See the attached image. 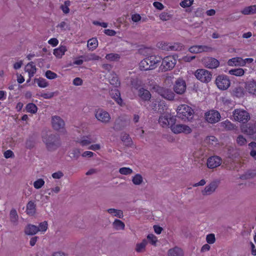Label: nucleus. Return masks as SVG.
Wrapping results in <instances>:
<instances>
[{"mask_svg": "<svg viewBox=\"0 0 256 256\" xmlns=\"http://www.w3.org/2000/svg\"><path fill=\"white\" fill-rule=\"evenodd\" d=\"M222 159L218 156H213L207 160V166L209 168H214L220 165Z\"/></svg>", "mask_w": 256, "mask_h": 256, "instance_id": "2eb2a0df", "label": "nucleus"}, {"mask_svg": "<svg viewBox=\"0 0 256 256\" xmlns=\"http://www.w3.org/2000/svg\"><path fill=\"white\" fill-rule=\"evenodd\" d=\"M64 176L63 173L60 172L58 171V172H56L52 174V176L54 178H57L59 179L61 178Z\"/></svg>", "mask_w": 256, "mask_h": 256, "instance_id": "338daca9", "label": "nucleus"}, {"mask_svg": "<svg viewBox=\"0 0 256 256\" xmlns=\"http://www.w3.org/2000/svg\"><path fill=\"white\" fill-rule=\"evenodd\" d=\"M55 94H58V92L44 93V94H40V96L44 98L50 99V98H52L54 96Z\"/></svg>", "mask_w": 256, "mask_h": 256, "instance_id": "6e6d98bb", "label": "nucleus"}, {"mask_svg": "<svg viewBox=\"0 0 256 256\" xmlns=\"http://www.w3.org/2000/svg\"><path fill=\"white\" fill-rule=\"evenodd\" d=\"M130 82L132 88L135 90H138L141 86V81L138 78H132Z\"/></svg>", "mask_w": 256, "mask_h": 256, "instance_id": "a18cd8bd", "label": "nucleus"}, {"mask_svg": "<svg viewBox=\"0 0 256 256\" xmlns=\"http://www.w3.org/2000/svg\"><path fill=\"white\" fill-rule=\"evenodd\" d=\"M95 116L98 120L104 124L108 123L110 119V114L102 109H98L96 111Z\"/></svg>", "mask_w": 256, "mask_h": 256, "instance_id": "ddd939ff", "label": "nucleus"}, {"mask_svg": "<svg viewBox=\"0 0 256 256\" xmlns=\"http://www.w3.org/2000/svg\"><path fill=\"white\" fill-rule=\"evenodd\" d=\"M204 14V10L201 8H198L194 12V16L196 17H203Z\"/></svg>", "mask_w": 256, "mask_h": 256, "instance_id": "bf43d9fd", "label": "nucleus"}, {"mask_svg": "<svg viewBox=\"0 0 256 256\" xmlns=\"http://www.w3.org/2000/svg\"><path fill=\"white\" fill-rule=\"evenodd\" d=\"M228 73L236 76H242L244 74V70L242 68H234L230 70Z\"/></svg>", "mask_w": 256, "mask_h": 256, "instance_id": "c9c22d12", "label": "nucleus"}, {"mask_svg": "<svg viewBox=\"0 0 256 256\" xmlns=\"http://www.w3.org/2000/svg\"><path fill=\"white\" fill-rule=\"evenodd\" d=\"M128 122L121 118L116 119L114 123L113 128L116 131H120L124 130L128 125Z\"/></svg>", "mask_w": 256, "mask_h": 256, "instance_id": "f3484780", "label": "nucleus"}, {"mask_svg": "<svg viewBox=\"0 0 256 256\" xmlns=\"http://www.w3.org/2000/svg\"><path fill=\"white\" fill-rule=\"evenodd\" d=\"M98 46V40L96 38H92L88 41V47L92 50L96 48Z\"/></svg>", "mask_w": 256, "mask_h": 256, "instance_id": "e433bc0d", "label": "nucleus"}, {"mask_svg": "<svg viewBox=\"0 0 256 256\" xmlns=\"http://www.w3.org/2000/svg\"><path fill=\"white\" fill-rule=\"evenodd\" d=\"M112 224L114 228L116 230H124L125 227L124 224L122 221L118 219L115 220Z\"/></svg>", "mask_w": 256, "mask_h": 256, "instance_id": "4c0bfd02", "label": "nucleus"}, {"mask_svg": "<svg viewBox=\"0 0 256 256\" xmlns=\"http://www.w3.org/2000/svg\"><path fill=\"white\" fill-rule=\"evenodd\" d=\"M110 82L114 88H118L120 84V82L117 75L115 74H112V78L110 79Z\"/></svg>", "mask_w": 256, "mask_h": 256, "instance_id": "2f4dec72", "label": "nucleus"}, {"mask_svg": "<svg viewBox=\"0 0 256 256\" xmlns=\"http://www.w3.org/2000/svg\"><path fill=\"white\" fill-rule=\"evenodd\" d=\"M176 118L173 116H172L170 114H169L168 120V126H170V128H172V126L176 124Z\"/></svg>", "mask_w": 256, "mask_h": 256, "instance_id": "680f3d73", "label": "nucleus"}, {"mask_svg": "<svg viewBox=\"0 0 256 256\" xmlns=\"http://www.w3.org/2000/svg\"><path fill=\"white\" fill-rule=\"evenodd\" d=\"M204 116L206 120L210 124H215L219 122L221 118L220 112L214 110L206 112Z\"/></svg>", "mask_w": 256, "mask_h": 256, "instance_id": "6e6552de", "label": "nucleus"}, {"mask_svg": "<svg viewBox=\"0 0 256 256\" xmlns=\"http://www.w3.org/2000/svg\"><path fill=\"white\" fill-rule=\"evenodd\" d=\"M240 17V16L238 15V14H230L227 18V20L228 22H234L236 20H238Z\"/></svg>", "mask_w": 256, "mask_h": 256, "instance_id": "864d4df0", "label": "nucleus"}, {"mask_svg": "<svg viewBox=\"0 0 256 256\" xmlns=\"http://www.w3.org/2000/svg\"><path fill=\"white\" fill-rule=\"evenodd\" d=\"M245 90L242 86H236L232 90L233 96L237 98H241L244 96L245 94Z\"/></svg>", "mask_w": 256, "mask_h": 256, "instance_id": "393cba45", "label": "nucleus"}, {"mask_svg": "<svg viewBox=\"0 0 256 256\" xmlns=\"http://www.w3.org/2000/svg\"><path fill=\"white\" fill-rule=\"evenodd\" d=\"M44 184V181L42 178H39L34 183V188L39 189L41 188Z\"/></svg>", "mask_w": 256, "mask_h": 256, "instance_id": "8fccbe9b", "label": "nucleus"}, {"mask_svg": "<svg viewBox=\"0 0 256 256\" xmlns=\"http://www.w3.org/2000/svg\"><path fill=\"white\" fill-rule=\"evenodd\" d=\"M26 111L32 114H36L38 110L36 106L33 103H29L26 106Z\"/></svg>", "mask_w": 256, "mask_h": 256, "instance_id": "ea45409f", "label": "nucleus"}, {"mask_svg": "<svg viewBox=\"0 0 256 256\" xmlns=\"http://www.w3.org/2000/svg\"><path fill=\"white\" fill-rule=\"evenodd\" d=\"M162 50H180L182 46L180 44H174L173 45L166 42H161L159 46Z\"/></svg>", "mask_w": 256, "mask_h": 256, "instance_id": "dca6fc26", "label": "nucleus"}, {"mask_svg": "<svg viewBox=\"0 0 256 256\" xmlns=\"http://www.w3.org/2000/svg\"><path fill=\"white\" fill-rule=\"evenodd\" d=\"M34 68H36V66L34 65V62H30L27 64L25 69L26 72H32Z\"/></svg>", "mask_w": 256, "mask_h": 256, "instance_id": "052dcab7", "label": "nucleus"}, {"mask_svg": "<svg viewBox=\"0 0 256 256\" xmlns=\"http://www.w3.org/2000/svg\"><path fill=\"white\" fill-rule=\"evenodd\" d=\"M42 140L50 152L55 151L61 146L60 138L58 134H46L42 137Z\"/></svg>", "mask_w": 256, "mask_h": 256, "instance_id": "f257e3e1", "label": "nucleus"}, {"mask_svg": "<svg viewBox=\"0 0 256 256\" xmlns=\"http://www.w3.org/2000/svg\"><path fill=\"white\" fill-rule=\"evenodd\" d=\"M110 94L118 104L122 105V100L120 97V92L117 88L112 89L110 91Z\"/></svg>", "mask_w": 256, "mask_h": 256, "instance_id": "412c9836", "label": "nucleus"}, {"mask_svg": "<svg viewBox=\"0 0 256 256\" xmlns=\"http://www.w3.org/2000/svg\"><path fill=\"white\" fill-rule=\"evenodd\" d=\"M154 6L159 10H162L164 8V5L160 2H155L153 3Z\"/></svg>", "mask_w": 256, "mask_h": 256, "instance_id": "774afa93", "label": "nucleus"}, {"mask_svg": "<svg viewBox=\"0 0 256 256\" xmlns=\"http://www.w3.org/2000/svg\"><path fill=\"white\" fill-rule=\"evenodd\" d=\"M48 222L46 221L40 222L38 226V229L40 232H46L48 228Z\"/></svg>", "mask_w": 256, "mask_h": 256, "instance_id": "4d7b16f0", "label": "nucleus"}, {"mask_svg": "<svg viewBox=\"0 0 256 256\" xmlns=\"http://www.w3.org/2000/svg\"><path fill=\"white\" fill-rule=\"evenodd\" d=\"M45 76L49 80H54L58 77V75L56 73L50 70H48L46 72Z\"/></svg>", "mask_w": 256, "mask_h": 256, "instance_id": "09e8293b", "label": "nucleus"}, {"mask_svg": "<svg viewBox=\"0 0 256 256\" xmlns=\"http://www.w3.org/2000/svg\"><path fill=\"white\" fill-rule=\"evenodd\" d=\"M106 58L110 61H117L120 58V56L117 54L110 53L107 54Z\"/></svg>", "mask_w": 256, "mask_h": 256, "instance_id": "79ce46f5", "label": "nucleus"}, {"mask_svg": "<svg viewBox=\"0 0 256 256\" xmlns=\"http://www.w3.org/2000/svg\"><path fill=\"white\" fill-rule=\"evenodd\" d=\"M168 116L169 114H164L162 116H160L158 122L161 124L162 126H168Z\"/></svg>", "mask_w": 256, "mask_h": 256, "instance_id": "72a5a7b5", "label": "nucleus"}, {"mask_svg": "<svg viewBox=\"0 0 256 256\" xmlns=\"http://www.w3.org/2000/svg\"><path fill=\"white\" fill-rule=\"evenodd\" d=\"M242 14L244 15L252 14L256 13V5H252L245 7L242 11Z\"/></svg>", "mask_w": 256, "mask_h": 256, "instance_id": "cd10ccee", "label": "nucleus"}, {"mask_svg": "<svg viewBox=\"0 0 256 256\" xmlns=\"http://www.w3.org/2000/svg\"><path fill=\"white\" fill-rule=\"evenodd\" d=\"M171 130L174 134L184 132L188 134L192 132V129L188 126L184 124H176L172 126Z\"/></svg>", "mask_w": 256, "mask_h": 256, "instance_id": "4468645a", "label": "nucleus"}, {"mask_svg": "<svg viewBox=\"0 0 256 256\" xmlns=\"http://www.w3.org/2000/svg\"><path fill=\"white\" fill-rule=\"evenodd\" d=\"M171 18L170 14L168 12H163L160 15V20L166 21L169 20Z\"/></svg>", "mask_w": 256, "mask_h": 256, "instance_id": "13d9d810", "label": "nucleus"}, {"mask_svg": "<svg viewBox=\"0 0 256 256\" xmlns=\"http://www.w3.org/2000/svg\"><path fill=\"white\" fill-rule=\"evenodd\" d=\"M66 50V46H62L54 50V54L58 58H61Z\"/></svg>", "mask_w": 256, "mask_h": 256, "instance_id": "c85d7f7f", "label": "nucleus"}, {"mask_svg": "<svg viewBox=\"0 0 256 256\" xmlns=\"http://www.w3.org/2000/svg\"><path fill=\"white\" fill-rule=\"evenodd\" d=\"M10 221L12 222H13L14 224H16L18 220V215L16 210L15 209H12L10 210Z\"/></svg>", "mask_w": 256, "mask_h": 256, "instance_id": "a19ab883", "label": "nucleus"}, {"mask_svg": "<svg viewBox=\"0 0 256 256\" xmlns=\"http://www.w3.org/2000/svg\"><path fill=\"white\" fill-rule=\"evenodd\" d=\"M201 45H196L190 46L188 50L190 52L194 54H198L202 52Z\"/></svg>", "mask_w": 256, "mask_h": 256, "instance_id": "c03bdc74", "label": "nucleus"}, {"mask_svg": "<svg viewBox=\"0 0 256 256\" xmlns=\"http://www.w3.org/2000/svg\"><path fill=\"white\" fill-rule=\"evenodd\" d=\"M221 126L227 130L237 129V126L228 120L221 122Z\"/></svg>", "mask_w": 256, "mask_h": 256, "instance_id": "c756f323", "label": "nucleus"}, {"mask_svg": "<svg viewBox=\"0 0 256 256\" xmlns=\"http://www.w3.org/2000/svg\"><path fill=\"white\" fill-rule=\"evenodd\" d=\"M80 154V152L78 149L74 148L70 152L69 156L71 158L77 160L79 158Z\"/></svg>", "mask_w": 256, "mask_h": 256, "instance_id": "49530a36", "label": "nucleus"}, {"mask_svg": "<svg viewBox=\"0 0 256 256\" xmlns=\"http://www.w3.org/2000/svg\"><path fill=\"white\" fill-rule=\"evenodd\" d=\"M194 76L198 80L202 82L208 83L212 80V74L204 69H198L194 72Z\"/></svg>", "mask_w": 256, "mask_h": 256, "instance_id": "423d86ee", "label": "nucleus"}, {"mask_svg": "<svg viewBox=\"0 0 256 256\" xmlns=\"http://www.w3.org/2000/svg\"><path fill=\"white\" fill-rule=\"evenodd\" d=\"M242 132L248 135H253L256 133V127L254 124H248L242 128Z\"/></svg>", "mask_w": 256, "mask_h": 256, "instance_id": "5701e85b", "label": "nucleus"}, {"mask_svg": "<svg viewBox=\"0 0 256 256\" xmlns=\"http://www.w3.org/2000/svg\"><path fill=\"white\" fill-rule=\"evenodd\" d=\"M107 212L109 214L120 218H122L124 216L123 212L122 210H116L114 208H109L107 210Z\"/></svg>", "mask_w": 256, "mask_h": 256, "instance_id": "473e14b6", "label": "nucleus"}, {"mask_svg": "<svg viewBox=\"0 0 256 256\" xmlns=\"http://www.w3.org/2000/svg\"><path fill=\"white\" fill-rule=\"evenodd\" d=\"M216 84L220 90H226L230 87V82L227 76L220 74L216 77Z\"/></svg>", "mask_w": 256, "mask_h": 256, "instance_id": "39448f33", "label": "nucleus"}, {"mask_svg": "<svg viewBox=\"0 0 256 256\" xmlns=\"http://www.w3.org/2000/svg\"><path fill=\"white\" fill-rule=\"evenodd\" d=\"M38 232H39L38 226L31 224H28L24 230V232L26 234L31 236L36 234Z\"/></svg>", "mask_w": 256, "mask_h": 256, "instance_id": "a878e982", "label": "nucleus"}, {"mask_svg": "<svg viewBox=\"0 0 256 256\" xmlns=\"http://www.w3.org/2000/svg\"><path fill=\"white\" fill-rule=\"evenodd\" d=\"M14 152L11 150H7L4 152V156L6 158L14 157Z\"/></svg>", "mask_w": 256, "mask_h": 256, "instance_id": "69168bd1", "label": "nucleus"}, {"mask_svg": "<svg viewBox=\"0 0 256 256\" xmlns=\"http://www.w3.org/2000/svg\"><path fill=\"white\" fill-rule=\"evenodd\" d=\"M34 82H37L38 86L40 88H46L47 86H48V84L46 81V80L42 78H34Z\"/></svg>", "mask_w": 256, "mask_h": 256, "instance_id": "58836bf2", "label": "nucleus"}, {"mask_svg": "<svg viewBox=\"0 0 256 256\" xmlns=\"http://www.w3.org/2000/svg\"><path fill=\"white\" fill-rule=\"evenodd\" d=\"M194 0H183L180 4L182 8H188L192 6L193 4Z\"/></svg>", "mask_w": 256, "mask_h": 256, "instance_id": "603ef678", "label": "nucleus"}, {"mask_svg": "<svg viewBox=\"0 0 256 256\" xmlns=\"http://www.w3.org/2000/svg\"><path fill=\"white\" fill-rule=\"evenodd\" d=\"M138 96L143 101H148L152 97L150 92L148 90L142 88H139L138 91Z\"/></svg>", "mask_w": 256, "mask_h": 256, "instance_id": "aec40b11", "label": "nucleus"}, {"mask_svg": "<svg viewBox=\"0 0 256 256\" xmlns=\"http://www.w3.org/2000/svg\"><path fill=\"white\" fill-rule=\"evenodd\" d=\"M220 184V181L216 180L210 182L202 190L203 196H208L214 193Z\"/></svg>", "mask_w": 256, "mask_h": 256, "instance_id": "f8f14e48", "label": "nucleus"}, {"mask_svg": "<svg viewBox=\"0 0 256 256\" xmlns=\"http://www.w3.org/2000/svg\"><path fill=\"white\" fill-rule=\"evenodd\" d=\"M186 85L184 80L182 78H178L174 85V92L178 94H182L186 90Z\"/></svg>", "mask_w": 256, "mask_h": 256, "instance_id": "9d476101", "label": "nucleus"}, {"mask_svg": "<svg viewBox=\"0 0 256 256\" xmlns=\"http://www.w3.org/2000/svg\"><path fill=\"white\" fill-rule=\"evenodd\" d=\"M121 140L127 146H130L132 144V140L130 138L129 134L126 133H122L121 136Z\"/></svg>", "mask_w": 256, "mask_h": 256, "instance_id": "f704fd0d", "label": "nucleus"}, {"mask_svg": "<svg viewBox=\"0 0 256 256\" xmlns=\"http://www.w3.org/2000/svg\"><path fill=\"white\" fill-rule=\"evenodd\" d=\"M132 169L129 168L123 167L121 168L119 170V172L124 175H128L132 173Z\"/></svg>", "mask_w": 256, "mask_h": 256, "instance_id": "de8ad7c7", "label": "nucleus"}, {"mask_svg": "<svg viewBox=\"0 0 256 256\" xmlns=\"http://www.w3.org/2000/svg\"><path fill=\"white\" fill-rule=\"evenodd\" d=\"M147 238L151 241V244L152 245H155L157 242L156 237L153 234H148L147 236Z\"/></svg>", "mask_w": 256, "mask_h": 256, "instance_id": "e2e57ef3", "label": "nucleus"}, {"mask_svg": "<svg viewBox=\"0 0 256 256\" xmlns=\"http://www.w3.org/2000/svg\"><path fill=\"white\" fill-rule=\"evenodd\" d=\"M206 242L208 244H213L216 242L215 236L213 234H210L206 236Z\"/></svg>", "mask_w": 256, "mask_h": 256, "instance_id": "3c124183", "label": "nucleus"}, {"mask_svg": "<svg viewBox=\"0 0 256 256\" xmlns=\"http://www.w3.org/2000/svg\"><path fill=\"white\" fill-rule=\"evenodd\" d=\"M161 60L159 56H150L140 62V68L141 70H153L158 66Z\"/></svg>", "mask_w": 256, "mask_h": 256, "instance_id": "f03ea898", "label": "nucleus"}, {"mask_svg": "<svg viewBox=\"0 0 256 256\" xmlns=\"http://www.w3.org/2000/svg\"><path fill=\"white\" fill-rule=\"evenodd\" d=\"M34 146V142L31 140H27L26 142V147L27 148L31 149Z\"/></svg>", "mask_w": 256, "mask_h": 256, "instance_id": "0e129e2a", "label": "nucleus"}, {"mask_svg": "<svg viewBox=\"0 0 256 256\" xmlns=\"http://www.w3.org/2000/svg\"><path fill=\"white\" fill-rule=\"evenodd\" d=\"M177 116L184 122H190L194 116V110L186 104L178 106L176 110Z\"/></svg>", "mask_w": 256, "mask_h": 256, "instance_id": "7ed1b4c3", "label": "nucleus"}, {"mask_svg": "<svg viewBox=\"0 0 256 256\" xmlns=\"http://www.w3.org/2000/svg\"><path fill=\"white\" fill-rule=\"evenodd\" d=\"M148 242L146 240L144 239L140 243L136 244L135 250L136 252L140 253L143 252L146 250V246Z\"/></svg>", "mask_w": 256, "mask_h": 256, "instance_id": "7c9ffc66", "label": "nucleus"}, {"mask_svg": "<svg viewBox=\"0 0 256 256\" xmlns=\"http://www.w3.org/2000/svg\"><path fill=\"white\" fill-rule=\"evenodd\" d=\"M245 88L249 93L256 94V81L250 80L245 83Z\"/></svg>", "mask_w": 256, "mask_h": 256, "instance_id": "4be33fe9", "label": "nucleus"}, {"mask_svg": "<svg viewBox=\"0 0 256 256\" xmlns=\"http://www.w3.org/2000/svg\"><path fill=\"white\" fill-rule=\"evenodd\" d=\"M202 64L205 67L213 69L216 68L220 66V62L215 58L212 57H206L202 59Z\"/></svg>", "mask_w": 256, "mask_h": 256, "instance_id": "9b49d317", "label": "nucleus"}, {"mask_svg": "<svg viewBox=\"0 0 256 256\" xmlns=\"http://www.w3.org/2000/svg\"><path fill=\"white\" fill-rule=\"evenodd\" d=\"M182 250L177 246L170 248L168 251V256H183Z\"/></svg>", "mask_w": 256, "mask_h": 256, "instance_id": "bb28decb", "label": "nucleus"}, {"mask_svg": "<svg viewBox=\"0 0 256 256\" xmlns=\"http://www.w3.org/2000/svg\"><path fill=\"white\" fill-rule=\"evenodd\" d=\"M132 182L136 185H140L143 182L142 177L140 174H136L133 177Z\"/></svg>", "mask_w": 256, "mask_h": 256, "instance_id": "37998d69", "label": "nucleus"}, {"mask_svg": "<svg viewBox=\"0 0 256 256\" xmlns=\"http://www.w3.org/2000/svg\"><path fill=\"white\" fill-rule=\"evenodd\" d=\"M36 204L33 200H30L26 206V213L30 216H33L36 213Z\"/></svg>", "mask_w": 256, "mask_h": 256, "instance_id": "6ab92c4d", "label": "nucleus"}, {"mask_svg": "<svg viewBox=\"0 0 256 256\" xmlns=\"http://www.w3.org/2000/svg\"><path fill=\"white\" fill-rule=\"evenodd\" d=\"M236 142L240 146H243L246 142V139L242 135H239L236 138Z\"/></svg>", "mask_w": 256, "mask_h": 256, "instance_id": "5fc2aeb1", "label": "nucleus"}, {"mask_svg": "<svg viewBox=\"0 0 256 256\" xmlns=\"http://www.w3.org/2000/svg\"><path fill=\"white\" fill-rule=\"evenodd\" d=\"M176 60L172 56H167L162 59L160 68L162 71L166 72L172 70L175 66Z\"/></svg>", "mask_w": 256, "mask_h": 256, "instance_id": "0eeeda50", "label": "nucleus"}, {"mask_svg": "<svg viewBox=\"0 0 256 256\" xmlns=\"http://www.w3.org/2000/svg\"><path fill=\"white\" fill-rule=\"evenodd\" d=\"M244 62L243 59L240 57H236L229 60L228 62V64L230 66H244Z\"/></svg>", "mask_w": 256, "mask_h": 256, "instance_id": "b1692460", "label": "nucleus"}, {"mask_svg": "<svg viewBox=\"0 0 256 256\" xmlns=\"http://www.w3.org/2000/svg\"><path fill=\"white\" fill-rule=\"evenodd\" d=\"M52 125L56 130H59L64 128V122L60 116H54L52 118Z\"/></svg>", "mask_w": 256, "mask_h": 256, "instance_id": "a211bd4d", "label": "nucleus"}, {"mask_svg": "<svg viewBox=\"0 0 256 256\" xmlns=\"http://www.w3.org/2000/svg\"><path fill=\"white\" fill-rule=\"evenodd\" d=\"M156 92L164 98L169 100H174L175 96V94L171 90L166 88L158 86L156 88Z\"/></svg>", "mask_w": 256, "mask_h": 256, "instance_id": "1a4fd4ad", "label": "nucleus"}, {"mask_svg": "<svg viewBox=\"0 0 256 256\" xmlns=\"http://www.w3.org/2000/svg\"><path fill=\"white\" fill-rule=\"evenodd\" d=\"M233 116L235 120L246 123L250 120V114L246 110L242 109H236L233 112Z\"/></svg>", "mask_w": 256, "mask_h": 256, "instance_id": "20e7f679", "label": "nucleus"}]
</instances>
